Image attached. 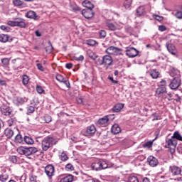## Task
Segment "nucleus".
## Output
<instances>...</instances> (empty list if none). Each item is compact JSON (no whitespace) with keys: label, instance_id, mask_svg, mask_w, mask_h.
<instances>
[{"label":"nucleus","instance_id":"10","mask_svg":"<svg viewBox=\"0 0 182 182\" xmlns=\"http://www.w3.org/2000/svg\"><path fill=\"white\" fill-rule=\"evenodd\" d=\"M126 55L129 58H136L139 55V50H136L134 48H127Z\"/></svg>","mask_w":182,"mask_h":182},{"label":"nucleus","instance_id":"33","mask_svg":"<svg viewBox=\"0 0 182 182\" xmlns=\"http://www.w3.org/2000/svg\"><path fill=\"white\" fill-rule=\"evenodd\" d=\"M166 87H161L156 89V95H162L163 93H166Z\"/></svg>","mask_w":182,"mask_h":182},{"label":"nucleus","instance_id":"15","mask_svg":"<svg viewBox=\"0 0 182 182\" xmlns=\"http://www.w3.org/2000/svg\"><path fill=\"white\" fill-rule=\"evenodd\" d=\"M26 18L29 19H34V21H39L40 16L36 15V13L33 11H29L26 14Z\"/></svg>","mask_w":182,"mask_h":182},{"label":"nucleus","instance_id":"36","mask_svg":"<svg viewBox=\"0 0 182 182\" xmlns=\"http://www.w3.org/2000/svg\"><path fill=\"white\" fill-rule=\"evenodd\" d=\"M23 85H26L29 83V77L26 75H23L22 77Z\"/></svg>","mask_w":182,"mask_h":182},{"label":"nucleus","instance_id":"46","mask_svg":"<svg viewBox=\"0 0 182 182\" xmlns=\"http://www.w3.org/2000/svg\"><path fill=\"white\" fill-rule=\"evenodd\" d=\"M36 91L38 92V93H39V95H42V93H43V92H45L43 88L39 85H38L36 87Z\"/></svg>","mask_w":182,"mask_h":182},{"label":"nucleus","instance_id":"61","mask_svg":"<svg viewBox=\"0 0 182 182\" xmlns=\"http://www.w3.org/2000/svg\"><path fill=\"white\" fill-rule=\"evenodd\" d=\"M0 85L1 86H6V81H5V80L0 79Z\"/></svg>","mask_w":182,"mask_h":182},{"label":"nucleus","instance_id":"25","mask_svg":"<svg viewBox=\"0 0 182 182\" xmlns=\"http://www.w3.org/2000/svg\"><path fill=\"white\" fill-rule=\"evenodd\" d=\"M82 5L83 6H85V8H87L88 10L92 11V9H93V8H95V6L93 5V4H92V2H90L88 0H85L82 2Z\"/></svg>","mask_w":182,"mask_h":182},{"label":"nucleus","instance_id":"57","mask_svg":"<svg viewBox=\"0 0 182 182\" xmlns=\"http://www.w3.org/2000/svg\"><path fill=\"white\" fill-rule=\"evenodd\" d=\"M12 63H14V65H16V63H21V59L17 58V59H14L12 60Z\"/></svg>","mask_w":182,"mask_h":182},{"label":"nucleus","instance_id":"21","mask_svg":"<svg viewBox=\"0 0 182 182\" xmlns=\"http://www.w3.org/2000/svg\"><path fill=\"white\" fill-rule=\"evenodd\" d=\"M82 15H83L86 19H90V18H93V12H92V10L83 9L82 11Z\"/></svg>","mask_w":182,"mask_h":182},{"label":"nucleus","instance_id":"49","mask_svg":"<svg viewBox=\"0 0 182 182\" xmlns=\"http://www.w3.org/2000/svg\"><path fill=\"white\" fill-rule=\"evenodd\" d=\"M75 60H77L78 62H82L85 60V57L83 55H80L79 57H75Z\"/></svg>","mask_w":182,"mask_h":182},{"label":"nucleus","instance_id":"16","mask_svg":"<svg viewBox=\"0 0 182 182\" xmlns=\"http://www.w3.org/2000/svg\"><path fill=\"white\" fill-rule=\"evenodd\" d=\"M144 15H146V7L140 6L136 9V16L140 18V16H144Z\"/></svg>","mask_w":182,"mask_h":182},{"label":"nucleus","instance_id":"55","mask_svg":"<svg viewBox=\"0 0 182 182\" xmlns=\"http://www.w3.org/2000/svg\"><path fill=\"white\" fill-rule=\"evenodd\" d=\"M27 112H28V113H33V112H35V107L33 106H30L28 108Z\"/></svg>","mask_w":182,"mask_h":182},{"label":"nucleus","instance_id":"20","mask_svg":"<svg viewBox=\"0 0 182 182\" xmlns=\"http://www.w3.org/2000/svg\"><path fill=\"white\" fill-rule=\"evenodd\" d=\"M1 112L4 116H11V114H12V109H11L9 107H2L1 109Z\"/></svg>","mask_w":182,"mask_h":182},{"label":"nucleus","instance_id":"53","mask_svg":"<svg viewBox=\"0 0 182 182\" xmlns=\"http://www.w3.org/2000/svg\"><path fill=\"white\" fill-rule=\"evenodd\" d=\"M53 50V46H52V43H50V46L46 48V52H48V53H50Z\"/></svg>","mask_w":182,"mask_h":182},{"label":"nucleus","instance_id":"45","mask_svg":"<svg viewBox=\"0 0 182 182\" xmlns=\"http://www.w3.org/2000/svg\"><path fill=\"white\" fill-rule=\"evenodd\" d=\"M44 120L46 123H50V122H52V117H50V115L47 114L44 117Z\"/></svg>","mask_w":182,"mask_h":182},{"label":"nucleus","instance_id":"14","mask_svg":"<svg viewBox=\"0 0 182 182\" xmlns=\"http://www.w3.org/2000/svg\"><path fill=\"white\" fill-rule=\"evenodd\" d=\"M106 53H108V55H118L120 53V50L116 47L110 46L106 49Z\"/></svg>","mask_w":182,"mask_h":182},{"label":"nucleus","instance_id":"35","mask_svg":"<svg viewBox=\"0 0 182 182\" xmlns=\"http://www.w3.org/2000/svg\"><path fill=\"white\" fill-rule=\"evenodd\" d=\"M9 178V176L6 173H2L0 175V181L5 182Z\"/></svg>","mask_w":182,"mask_h":182},{"label":"nucleus","instance_id":"3","mask_svg":"<svg viewBox=\"0 0 182 182\" xmlns=\"http://www.w3.org/2000/svg\"><path fill=\"white\" fill-rule=\"evenodd\" d=\"M17 152L18 154H21L23 156H31L32 154H35V153H38V148L36 147H23L20 146L17 149Z\"/></svg>","mask_w":182,"mask_h":182},{"label":"nucleus","instance_id":"7","mask_svg":"<svg viewBox=\"0 0 182 182\" xmlns=\"http://www.w3.org/2000/svg\"><path fill=\"white\" fill-rule=\"evenodd\" d=\"M95 133H96V127L95 125H90L84 132V136L92 137V136H95Z\"/></svg>","mask_w":182,"mask_h":182},{"label":"nucleus","instance_id":"39","mask_svg":"<svg viewBox=\"0 0 182 182\" xmlns=\"http://www.w3.org/2000/svg\"><path fill=\"white\" fill-rule=\"evenodd\" d=\"M13 4L15 5V6H22V5H23V2H22L21 0H14Z\"/></svg>","mask_w":182,"mask_h":182},{"label":"nucleus","instance_id":"9","mask_svg":"<svg viewBox=\"0 0 182 182\" xmlns=\"http://www.w3.org/2000/svg\"><path fill=\"white\" fill-rule=\"evenodd\" d=\"M107 26L109 31H118L119 29H122L123 24L117 23H107Z\"/></svg>","mask_w":182,"mask_h":182},{"label":"nucleus","instance_id":"59","mask_svg":"<svg viewBox=\"0 0 182 182\" xmlns=\"http://www.w3.org/2000/svg\"><path fill=\"white\" fill-rule=\"evenodd\" d=\"M166 26H159V31H160L161 32H164V31H166Z\"/></svg>","mask_w":182,"mask_h":182},{"label":"nucleus","instance_id":"44","mask_svg":"<svg viewBox=\"0 0 182 182\" xmlns=\"http://www.w3.org/2000/svg\"><path fill=\"white\" fill-rule=\"evenodd\" d=\"M7 25H9V26H16V18H15L14 21H7Z\"/></svg>","mask_w":182,"mask_h":182},{"label":"nucleus","instance_id":"62","mask_svg":"<svg viewBox=\"0 0 182 182\" xmlns=\"http://www.w3.org/2000/svg\"><path fill=\"white\" fill-rule=\"evenodd\" d=\"M36 178H37L36 176L33 175L30 177V181L32 182H35V181H36Z\"/></svg>","mask_w":182,"mask_h":182},{"label":"nucleus","instance_id":"30","mask_svg":"<svg viewBox=\"0 0 182 182\" xmlns=\"http://www.w3.org/2000/svg\"><path fill=\"white\" fill-rule=\"evenodd\" d=\"M155 139H153L152 141H149L147 142H145L142 144V147L144 149H151L153 147V143L154 142Z\"/></svg>","mask_w":182,"mask_h":182},{"label":"nucleus","instance_id":"54","mask_svg":"<svg viewBox=\"0 0 182 182\" xmlns=\"http://www.w3.org/2000/svg\"><path fill=\"white\" fill-rule=\"evenodd\" d=\"M176 17L178 19H182V12L181 11H178L176 12V14H175Z\"/></svg>","mask_w":182,"mask_h":182},{"label":"nucleus","instance_id":"50","mask_svg":"<svg viewBox=\"0 0 182 182\" xmlns=\"http://www.w3.org/2000/svg\"><path fill=\"white\" fill-rule=\"evenodd\" d=\"M66 170L72 171L73 170V165L70 164H68L65 166Z\"/></svg>","mask_w":182,"mask_h":182},{"label":"nucleus","instance_id":"63","mask_svg":"<svg viewBox=\"0 0 182 182\" xmlns=\"http://www.w3.org/2000/svg\"><path fill=\"white\" fill-rule=\"evenodd\" d=\"M0 29H1V31H8L9 28L6 26H1Z\"/></svg>","mask_w":182,"mask_h":182},{"label":"nucleus","instance_id":"52","mask_svg":"<svg viewBox=\"0 0 182 182\" xmlns=\"http://www.w3.org/2000/svg\"><path fill=\"white\" fill-rule=\"evenodd\" d=\"M100 38H106V31L104 30H102L100 31Z\"/></svg>","mask_w":182,"mask_h":182},{"label":"nucleus","instance_id":"51","mask_svg":"<svg viewBox=\"0 0 182 182\" xmlns=\"http://www.w3.org/2000/svg\"><path fill=\"white\" fill-rule=\"evenodd\" d=\"M37 68H38V70H41V72H45V68H43L42 64L38 63L37 64Z\"/></svg>","mask_w":182,"mask_h":182},{"label":"nucleus","instance_id":"5","mask_svg":"<svg viewBox=\"0 0 182 182\" xmlns=\"http://www.w3.org/2000/svg\"><path fill=\"white\" fill-rule=\"evenodd\" d=\"M113 63V59L110 55H105L102 60H99V65H102L105 68H109Z\"/></svg>","mask_w":182,"mask_h":182},{"label":"nucleus","instance_id":"40","mask_svg":"<svg viewBox=\"0 0 182 182\" xmlns=\"http://www.w3.org/2000/svg\"><path fill=\"white\" fill-rule=\"evenodd\" d=\"M86 44L88 45L89 46H95V45H96V41H95V40H87L86 41Z\"/></svg>","mask_w":182,"mask_h":182},{"label":"nucleus","instance_id":"37","mask_svg":"<svg viewBox=\"0 0 182 182\" xmlns=\"http://www.w3.org/2000/svg\"><path fill=\"white\" fill-rule=\"evenodd\" d=\"M87 55L89 58H90L91 59H93V60L97 58V55L95 54V53H93L92 51L88 50Z\"/></svg>","mask_w":182,"mask_h":182},{"label":"nucleus","instance_id":"27","mask_svg":"<svg viewBox=\"0 0 182 182\" xmlns=\"http://www.w3.org/2000/svg\"><path fill=\"white\" fill-rule=\"evenodd\" d=\"M111 132L114 134H119V133H120L121 132L120 127H119V124H114L111 128Z\"/></svg>","mask_w":182,"mask_h":182},{"label":"nucleus","instance_id":"34","mask_svg":"<svg viewBox=\"0 0 182 182\" xmlns=\"http://www.w3.org/2000/svg\"><path fill=\"white\" fill-rule=\"evenodd\" d=\"M14 141H15V143H17V144H21V143H22V141H23V139L22 138V135H21V134H17V135L15 136Z\"/></svg>","mask_w":182,"mask_h":182},{"label":"nucleus","instance_id":"6","mask_svg":"<svg viewBox=\"0 0 182 182\" xmlns=\"http://www.w3.org/2000/svg\"><path fill=\"white\" fill-rule=\"evenodd\" d=\"M110 119V115H106L102 118H100L97 122V125L101 127H106L109 124V120Z\"/></svg>","mask_w":182,"mask_h":182},{"label":"nucleus","instance_id":"29","mask_svg":"<svg viewBox=\"0 0 182 182\" xmlns=\"http://www.w3.org/2000/svg\"><path fill=\"white\" fill-rule=\"evenodd\" d=\"M73 181V176L68 175L60 178V182H72Z\"/></svg>","mask_w":182,"mask_h":182},{"label":"nucleus","instance_id":"43","mask_svg":"<svg viewBox=\"0 0 182 182\" xmlns=\"http://www.w3.org/2000/svg\"><path fill=\"white\" fill-rule=\"evenodd\" d=\"M152 117H153V119H152L153 122H154L156 120H161V117H160L159 116V114H157V113L153 114Z\"/></svg>","mask_w":182,"mask_h":182},{"label":"nucleus","instance_id":"11","mask_svg":"<svg viewBox=\"0 0 182 182\" xmlns=\"http://www.w3.org/2000/svg\"><path fill=\"white\" fill-rule=\"evenodd\" d=\"M147 161L151 167H156L159 165V159L154 156H149L147 158Z\"/></svg>","mask_w":182,"mask_h":182},{"label":"nucleus","instance_id":"60","mask_svg":"<svg viewBox=\"0 0 182 182\" xmlns=\"http://www.w3.org/2000/svg\"><path fill=\"white\" fill-rule=\"evenodd\" d=\"M76 100L78 105H82L83 103V100L81 97H77Z\"/></svg>","mask_w":182,"mask_h":182},{"label":"nucleus","instance_id":"18","mask_svg":"<svg viewBox=\"0 0 182 182\" xmlns=\"http://www.w3.org/2000/svg\"><path fill=\"white\" fill-rule=\"evenodd\" d=\"M45 172L48 177H52L55 173V168L52 165H48L45 168Z\"/></svg>","mask_w":182,"mask_h":182},{"label":"nucleus","instance_id":"26","mask_svg":"<svg viewBox=\"0 0 182 182\" xmlns=\"http://www.w3.org/2000/svg\"><path fill=\"white\" fill-rule=\"evenodd\" d=\"M58 157L61 161L69 160V156H68V154H66V152L65 151L59 152Z\"/></svg>","mask_w":182,"mask_h":182},{"label":"nucleus","instance_id":"42","mask_svg":"<svg viewBox=\"0 0 182 182\" xmlns=\"http://www.w3.org/2000/svg\"><path fill=\"white\" fill-rule=\"evenodd\" d=\"M128 182H139V179L136 176H129Z\"/></svg>","mask_w":182,"mask_h":182},{"label":"nucleus","instance_id":"8","mask_svg":"<svg viewBox=\"0 0 182 182\" xmlns=\"http://www.w3.org/2000/svg\"><path fill=\"white\" fill-rule=\"evenodd\" d=\"M181 85V80L178 77H175L173 79L169 84V87L172 90H176V89H178L180 85Z\"/></svg>","mask_w":182,"mask_h":182},{"label":"nucleus","instance_id":"13","mask_svg":"<svg viewBox=\"0 0 182 182\" xmlns=\"http://www.w3.org/2000/svg\"><path fill=\"white\" fill-rule=\"evenodd\" d=\"M169 170L172 176H180V174H181V168L178 166H170Z\"/></svg>","mask_w":182,"mask_h":182},{"label":"nucleus","instance_id":"19","mask_svg":"<svg viewBox=\"0 0 182 182\" xmlns=\"http://www.w3.org/2000/svg\"><path fill=\"white\" fill-rule=\"evenodd\" d=\"M149 73L152 79H159L160 77V72L156 69H151Z\"/></svg>","mask_w":182,"mask_h":182},{"label":"nucleus","instance_id":"32","mask_svg":"<svg viewBox=\"0 0 182 182\" xmlns=\"http://www.w3.org/2000/svg\"><path fill=\"white\" fill-rule=\"evenodd\" d=\"M24 141L26 143V144H33L34 143L33 139L28 136H24Z\"/></svg>","mask_w":182,"mask_h":182},{"label":"nucleus","instance_id":"2","mask_svg":"<svg viewBox=\"0 0 182 182\" xmlns=\"http://www.w3.org/2000/svg\"><path fill=\"white\" fill-rule=\"evenodd\" d=\"M53 144H56V139L53 137L47 136L42 140L41 147L43 151H48Z\"/></svg>","mask_w":182,"mask_h":182},{"label":"nucleus","instance_id":"12","mask_svg":"<svg viewBox=\"0 0 182 182\" xmlns=\"http://www.w3.org/2000/svg\"><path fill=\"white\" fill-rule=\"evenodd\" d=\"M55 79L60 83H64L67 87H70V83H69V80H68V78L63 77L62 75L57 74Z\"/></svg>","mask_w":182,"mask_h":182},{"label":"nucleus","instance_id":"17","mask_svg":"<svg viewBox=\"0 0 182 182\" xmlns=\"http://www.w3.org/2000/svg\"><path fill=\"white\" fill-rule=\"evenodd\" d=\"M166 48L171 55H173L174 56L177 55V49H176V46H174V45L171 43H166Z\"/></svg>","mask_w":182,"mask_h":182},{"label":"nucleus","instance_id":"38","mask_svg":"<svg viewBox=\"0 0 182 182\" xmlns=\"http://www.w3.org/2000/svg\"><path fill=\"white\" fill-rule=\"evenodd\" d=\"M132 0H126L124 3V6L126 8V9H129L130 6H132Z\"/></svg>","mask_w":182,"mask_h":182},{"label":"nucleus","instance_id":"47","mask_svg":"<svg viewBox=\"0 0 182 182\" xmlns=\"http://www.w3.org/2000/svg\"><path fill=\"white\" fill-rule=\"evenodd\" d=\"M1 62L4 66H8L9 65V59L8 58H3Z\"/></svg>","mask_w":182,"mask_h":182},{"label":"nucleus","instance_id":"31","mask_svg":"<svg viewBox=\"0 0 182 182\" xmlns=\"http://www.w3.org/2000/svg\"><path fill=\"white\" fill-rule=\"evenodd\" d=\"M8 39H9V36L8 35L0 34V42L5 43H6Z\"/></svg>","mask_w":182,"mask_h":182},{"label":"nucleus","instance_id":"4","mask_svg":"<svg viewBox=\"0 0 182 182\" xmlns=\"http://www.w3.org/2000/svg\"><path fill=\"white\" fill-rule=\"evenodd\" d=\"M91 167L92 170H95L96 171L110 168V166H109V165L105 160L95 161L94 163L92 164Z\"/></svg>","mask_w":182,"mask_h":182},{"label":"nucleus","instance_id":"28","mask_svg":"<svg viewBox=\"0 0 182 182\" xmlns=\"http://www.w3.org/2000/svg\"><path fill=\"white\" fill-rule=\"evenodd\" d=\"M4 135L7 139H11L14 136V131L9 128H6L4 130Z\"/></svg>","mask_w":182,"mask_h":182},{"label":"nucleus","instance_id":"48","mask_svg":"<svg viewBox=\"0 0 182 182\" xmlns=\"http://www.w3.org/2000/svg\"><path fill=\"white\" fill-rule=\"evenodd\" d=\"M153 17L154 19H156V21H158L159 22H161V21L164 19L163 16H160L159 15H154Z\"/></svg>","mask_w":182,"mask_h":182},{"label":"nucleus","instance_id":"56","mask_svg":"<svg viewBox=\"0 0 182 182\" xmlns=\"http://www.w3.org/2000/svg\"><path fill=\"white\" fill-rule=\"evenodd\" d=\"M10 161H11V163H16L18 160L15 156H12L10 157Z\"/></svg>","mask_w":182,"mask_h":182},{"label":"nucleus","instance_id":"64","mask_svg":"<svg viewBox=\"0 0 182 182\" xmlns=\"http://www.w3.org/2000/svg\"><path fill=\"white\" fill-rule=\"evenodd\" d=\"M72 66H73V65H72V63H67L65 65V68H67V69H72Z\"/></svg>","mask_w":182,"mask_h":182},{"label":"nucleus","instance_id":"22","mask_svg":"<svg viewBox=\"0 0 182 182\" xmlns=\"http://www.w3.org/2000/svg\"><path fill=\"white\" fill-rule=\"evenodd\" d=\"M16 26H18V28H25L26 26V23H25V20L21 18H16Z\"/></svg>","mask_w":182,"mask_h":182},{"label":"nucleus","instance_id":"23","mask_svg":"<svg viewBox=\"0 0 182 182\" xmlns=\"http://www.w3.org/2000/svg\"><path fill=\"white\" fill-rule=\"evenodd\" d=\"M26 102H28V98L25 97H17L14 100V103L18 105H23V103H26Z\"/></svg>","mask_w":182,"mask_h":182},{"label":"nucleus","instance_id":"1","mask_svg":"<svg viewBox=\"0 0 182 182\" xmlns=\"http://www.w3.org/2000/svg\"><path fill=\"white\" fill-rule=\"evenodd\" d=\"M177 140L182 141L181 134L178 132L173 133L171 139H166V144L170 151L171 154H174L176 153V147H177Z\"/></svg>","mask_w":182,"mask_h":182},{"label":"nucleus","instance_id":"41","mask_svg":"<svg viewBox=\"0 0 182 182\" xmlns=\"http://www.w3.org/2000/svg\"><path fill=\"white\" fill-rule=\"evenodd\" d=\"M158 86H159V87H166L167 83L166 82V80H161V82H159Z\"/></svg>","mask_w":182,"mask_h":182},{"label":"nucleus","instance_id":"58","mask_svg":"<svg viewBox=\"0 0 182 182\" xmlns=\"http://www.w3.org/2000/svg\"><path fill=\"white\" fill-rule=\"evenodd\" d=\"M171 73L172 75H176L178 76V75H180V71H178V70H172Z\"/></svg>","mask_w":182,"mask_h":182},{"label":"nucleus","instance_id":"24","mask_svg":"<svg viewBox=\"0 0 182 182\" xmlns=\"http://www.w3.org/2000/svg\"><path fill=\"white\" fill-rule=\"evenodd\" d=\"M124 107V104L118 103L112 108L113 112L119 113Z\"/></svg>","mask_w":182,"mask_h":182}]
</instances>
